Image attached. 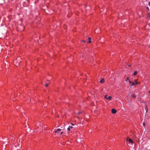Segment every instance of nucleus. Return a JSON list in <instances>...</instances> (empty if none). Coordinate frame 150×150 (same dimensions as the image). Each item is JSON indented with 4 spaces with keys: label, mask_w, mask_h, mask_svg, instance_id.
Here are the masks:
<instances>
[{
    "label": "nucleus",
    "mask_w": 150,
    "mask_h": 150,
    "mask_svg": "<svg viewBox=\"0 0 150 150\" xmlns=\"http://www.w3.org/2000/svg\"><path fill=\"white\" fill-rule=\"evenodd\" d=\"M116 111L114 109H112V112L113 114H115L116 113Z\"/></svg>",
    "instance_id": "1"
},
{
    "label": "nucleus",
    "mask_w": 150,
    "mask_h": 150,
    "mask_svg": "<svg viewBox=\"0 0 150 150\" xmlns=\"http://www.w3.org/2000/svg\"><path fill=\"white\" fill-rule=\"evenodd\" d=\"M104 82L105 80L104 79H101L100 81V83H104Z\"/></svg>",
    "instance_id": "2"
},
{
    "label": "nucleus",
    "mask_w": 150,
    "mask_h": 150,
    "mask_svg": "<svg viewBox=\"0 0 150 150\" xmlns=\"http://www.w3.org/2000/svg\"><path fill=\"white\" fill-rule=\"evenodd\" d=\"M73 128V127L72 126H69V127L67 128V130L68 131H70V129H72Z\"/></svg>",
    "instance_id": "3"
},
{
    "label": "nucleus",
    "mask_w": 150,
    "mask_h": 150,
    "mask_svg": "<svg viewBox=\"0 0 150 150\" xmlns=\"http://www.w3.org/2000/svg\"><path fill=\"white\" fill-rule=\"evenodd\" d=\"M129 142H130V143H133V140H132L131 139H129Z\"/></svg>",
    "instance_id": "4"
},
{
    "label": "nucleus",
    "mask_w": 150,
    "mask_h": 150,
    "mask_svg": "<svg viewBox=\"0 0 150 150\" xmlns=\"http://www.w3.org/2000/svg\"><path fill=\"white\" fill-rule=\"evenodd\" d=\"M112 98V97L111 96H108V98H107V99H108V100H111Z\"/></svg>",
    "instance_id": "5"
},
{
    "label": "nucleus",
    "mask_w": 150,
    "mask_h": 150,
    "mask_svg": "<svg viewBox=\"0 0 150 150\" xmlns=\"http://www.w3.org/2000/svg\"><path fill=\"white\" fill-rule=\"evenodd\" d=\"M137 71H135L134 72V73H133V75H136L137 74Z\"/></svg>",
    "instance_id": "6"
},
{
    "label": "nucleus",
    "mask_w": 150,
    "mask_h": 150,
    "mask_svg": "<svg viewBox=\"0 0 150 150\" xmlns=\"http://www.w3.org/2000/svg\"><path fill=\"white\" fill-rule=\"evenodd\" d=\"M134 85H135V84L134 83V82H132L131 83V86H132Z\"/></svg>",
    "instance_id": "7"
},
{
    "label": "nucleus",
    "mask_w": 150,
    "mask_h": 150,
    "mask_svg": "<svg viewBox=\"0 0 150 150\" xmlns=\"http://www.w3.org/2000/svg\"><path fill=\"white\" fill-rule=\"evenodd\" d=\"M107 97H108L107 95H105L104 96L105 98L107 99V98H108Z\"/></svg>",
    "instance_id": "8"
},
{
    "label": "nucleus",
    "mask_w": 150,
    "mask_h": 150,
    "mask_svg": "<svg viewBox=\"0 0 150 150\" xmlns=\"http://www.w3.org/2000/svg\"><path fill=\"white\" fill-rule=\"evenodd\" d=\"M132 96L134 98H135V97H136L135 95V94L132 95Z\"/></svg>",
    "instance_id": "9"
},
{
    "label": "nucleus",
    "mask_w": 150,
    "mask_h": 150,
    "mask_svg": "<svg viewBox=\"0 0 150 150\" xmlns=\"http://www.w3.org/2000/svg\"><path fill=\"white\" fill-rule=\"evenodd\" d=\"M49 83H46L45 85V86L46 87H47L48 86Z\"/></svg>",
    "instance_id": "10"
},
{
    "label": "nucleus",
    "mask_w": 150,
    "mask_h": 150,
    "mask_svg": "<svg viewBox=\"0 0 150 150\" xmlns=\"http://www.w3.org/2000/svg\"><path fill=\"white\" fill-rule=\"evenodd\" d=\"M134 83L135 84V85H137L138 83V82L137 81H135V82H134Z\"/></svg>",
    "instance_id": "11"
},
{
    "label": "nucleus",
    "mask_w": 150,
    "mask_h": 150,
    "mask_svg": "<svg viewBox=\"0 0 150 150\" xmlns=\"http://www.w3.org/2000/svg\"><path fill=\"white\" fill-rule=\"evenodd\" d=\"M148 17L150 18V13H148Z\"/></svg>",
    "instance_id": "12"
},
{
    "label": "nucleus",
    "mask_w": 150,
    "mask_h": 150,
    "mask_svg": "<svg viewBox=\"0 0 150 150\" xmlns=\"http://www.w3.org/2000/svg\"><path fill=\"white\" fill-rule=\"evenodd\" d=\"M91 40H89L88 43H91Z\"/></svg>",
    "instance_id": "13"
},
{
    "label": "nucleus",
    "mask_w": 150,
    "mask_h": 150,
    "mask_svg": "<svg viewBox=\"0 0 150 150\" xmlns=\"http://www.w3.org/2000/svg\"><path fill=\"white\" fill-rule=\"evenodd\" d=\"M57 131H60L61 130V129H57Z\"/></svg>",
    "instance_id": "14"
},
{
    "label": "nucleus",
    "mask_w": 150,
    "mask_h": 150,
    "mask_svg": "<svg viewBox=\"0 0 150 150\" xmlns=\"http://www.w3.org/2000/svg\"><path fill=\"white\" fill-rule=\"evenodd\" d=\"M143 125L144 126H145V123L144 122L143 123Z\"/></svg>",
    "instance_id": "15"
},
{
    "label": "nucleus",
    "mask_w": 150,
    "mask_h": 150,
    "mask_svg": "<svg viewBox=\"0 0 150 150\" xmlns=\"http://www.w3.org/2000/svg\"><path fill=\"white\" fill-rule=\"evenodd\" d=\"M81 113V112H78V115H79V114H80Z\"/></svg>",
    "instance_id": "16"
},
{
    "label": "nucleus",
    "mask_w": 150,
    "mask_h": 150,
    "mask_svg": "<svg viewBox=\"0 0 150 150\" xmlns=\"http://www.w3.org/2000/svg\"><path fill=\"white\" fill-rule=\"evenodd\" d=\"M148 4L149 5V7H150V1L149 2Z\"/></svg>",
    "instance_id": "17"
},
{
    "label": "nucleus",
    "mask_w": 150,
    "mask_h": 150,
    "mask_svg": "<svg viewBox=\"0 0 150 150\" xmlns=\"http://www.w3.org/2000/svg\"><path fill=\"white\" fill-rule=\"evenodd\" d=\"M128 77L126 79V81H127V80H128Z\"/></svg>",
    "instance_id": "18"
},
{
    "label": "nucleus",
    "mask_w": 150,
    "mask_h": 150,
    "mask_svg": "<svg viewBox=\"0 0 150 150\" xmlns=\"http://www.w3.org/2000/svg\"><path fill=\"white\" fill-rule=\"evenodd\" d=\"M88 39L89 40H91V38L90 37H89L88 38Z\"/></svg>",
    "instance_id": "19"
},
{
    "label": "nucleus",
    "mask_w": 150,
    "mask_h": 150,
    "mask_svg": "<svg viewBox=\"0 0 150 150\" xmlns=\"http://www.w3.org/2000/svg\"><path fill=\"white\" fill-rule=\"evenodd\" d=\"M57 131H58L57 130L56 131H55V133H57Z\"/></svg>",
    "instance_id": "20"
},
{
    "label": "nucleus",
    "mask_w": 150,
    "mask_h": 150,
    "mask_svg": "<svg viewBox=\"0 0 150 150\" xmlns=\"http://www.w3.org/2000/svg\"><path fill=\"white\" fill-rule=\"evenodd\" d=\"M129 83H131L132 82H131V81L129 80Z\"/></svg>",
    "instance_id": "21"
},
{
    "label": "nucleus",
    "mask_w": 150,
    "mask_h": 150,
    "mask_svg": "<svg viewBox=\"0 0 150 150\" xmlns=\"http://www.w3.org/2000/svg\"><path fill=\"white\" fill-rule=\"evenodd\" d=\"M63 132H61L60 134H63Z\"/></svg>",
    "instance_id": "22"
},
{
    "label": "nucleus",
    "mask_w": 150,
    "mask_h": 150,
    "mask_svg": "<svg viewBox=\"0 0 150 150\" xmlns=\"http://www.w3.org/2000/svg\"><path fill=\"white\" fill-rule=\"evenodd\" d=\"M83 42H85L86 41L85 40H83Z\"/></svg>",
    "instance_id": "23"
},
{
    "label": "nucleus",
    "mask_w": 150,
    "mask_h": 150,
    "mask_svg": "<svg viewBox=\"0 0 150 150\" xmlns=\"http://www.w3.org/2000/svg\"><path fill=\"white\" fill-rule=\"evenodd\" d=\"M71 125H74V124L73 123H72L71 124Z\"/></svg>",
    "instance_id": "24"
},
{
    "label": "nucleus",
    "mask_w": 150,
    "mask_h": 150,
    "mask_svg": "<svg viewBox=\"0 0 150 150\" xmlns=\"http://www.w3.org/2000/svg\"><path fill=\"white\" fill-rule=\"evenodd\" d=\"M146 8H147V9H148L149 8L148 7H147Z\"/></svg>",
    "instance_id": "25"
},
{
    "label": "nucleus",
    "mask_w": 150,
    "mask_h": 150,
    "mask_svg": "<svg viewBox=\"0 0 150 150\" xmlns=\"http://www.w3.org/2000/svg\"><path fill=\"white\" fill-rule=\"evenodd\" d=\"M128 138H127V140H128Z\"/></svg>",
    "instance_id": "26"
},
{
    "label": "nucleus",
    "mask_w": 150,
    "mask_h": 150,
    "mask_svg": "<svg viewBox=\"0 0 150 150\" xmlns=\"http://www.w3.org/2000/svg\"><path fill=\"white\" fill-rule=\"evenodd\" d=\"M149 93H150V91H149Z\"/></svg>",
    "instance_id": "27"
}]
</instances>
